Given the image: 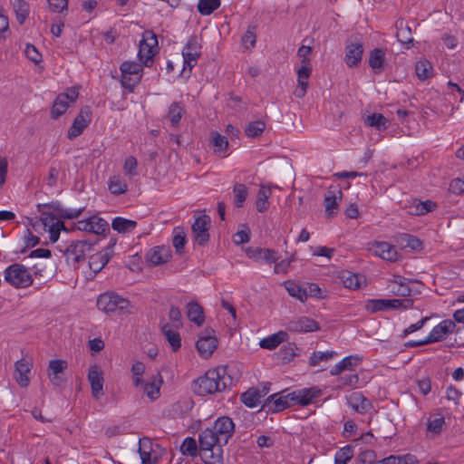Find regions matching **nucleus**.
<instances>
[{
    "mask_svg": "<svg viewBox=\"0 0 464 464\" xmlns=\"http://www.w3.org/2000/svg\"><path fill=\"white\" fill-rule=\"evenodd\" d=\"M336 353L333 351L327 352H314L310 357L309 362L311 366H316L323 361H328L335 355Z\"/></svg>",
    "mask_w": 464,
    "mask_h": 464,
    "instance_id": "obj_61",
    "label": "nucleus"
},
{
    "mask_svg": "<svg viewBox=\"0 0 464 464\" xmlns=\"http://www.w3.org/2000/svg\"><path fill=\"white\" fill-rule=\"evenodd\" d=\"M395 26L397 29L396 36L398 41L404 44L406 48H410L413 43L410 26L403 19L398 20Z\"/></svg>",
    "mask_w": 464,
    "mask_h": 464,
    "instance_id": "obj_30",
    "label": "nucleus"
},
{
    "mask_svg": "<svg viewBox=\"0 0 464 464\" xmlns=\"http://www.w3.org/2000/svg\"><path fill=\"white\" fill-rule=\"evenodd\" d=\"M337 194L338 196L334 191L329 189L324 198L325 215L327 218H332L336 213L334 210L338 207V199L340 200L342 198L343 193L341 189H338Z\"/></svg>",
    "mask_w": 464,
    "mask_h": 464,
    "instance_id": "obj_36",
    "label": "nucleus"
},
{
    "mask_svg": "<svg viewBox=\"0 0 464 464\" xmlns=\"http://www.w3.org/2000/svg\"><path fill=\"white\" fill-rule=\"evenodd\" d=\"M286 329L293 333H312L320 329L319 324L314 319L301 316L287 323Z\"/></svg>",
    "mask_w": 464,
    "mask_h": 464,
    "instance_id": "obj_17",
    "label": "nucleus"
},
{
    "mask_svg": "<svg viewBox=\"0 0 464 464\" xmlns=\"http://www.w3.org/2000/svg\"><path fill=\"white\" fill-rule=\"evenodd\" d=\"M362 362V358L358 355H350L343 358L341 362L335 364L330 371L332 375H339L343 371H352L354 366H357Z\"/></svg>",
    "mask_w": 464,
    "mask_h": 464,
    "instance_id": "obj_31",
    "label": "nucleus"
},
{
    "mask_svg": "<svg viewBox=\"0 0 464 464\" xmlns=\"http://www.w3.org/2000/svg\"><path fill=\"white\" fill-rule=\"evenodd\" d=\"M113 256L111 247H105L103 250L92 255L89 258V267L93 276L99 273Z\"/></svg>",
    "mask_w": 464,
    "mask_h": 464,
    "instance_id": "obj_20",
    "label": "nucleus"
},
{
    "mask_svg": "<svg viewBox=\"0 0 464 464\" xmlns=\"http://www.w3.org/2000/svg\"><path fill=\"white\" fill-rule=\"evenodd\" d=\"M187 316L191 322L195 323L198 326L202 325L205 321L203 308L196 302H189L187 304Z\"/></svg>",
    "mask_w": 464,
    "mask_h": 464,
    "instance_id": "obj_35",
    "label": "nucleus"
},
{
    "mask_svg": "<svg viewBox=\"0 0 464 464\" xmlns=\"http://www.w3.org/2000/svg\"><path fill=\"white\" fill-rule=\"evenodd\" d=\"M169 251L164 246H156L151 248L147 254V261L151 266L164 264L169 261Z\"/></svg>",
    "mask_w": 464,
    "mask_h": 464,
    "instance_id": "obj_29",
    "label": "nucleus"
},
{
    "mask_svg": "<svg viewBox=\"0 0 464 464\" xmlns=\"http://www.w3.org/2000/svg\"><path fill=\"white\" fill-rule=\"evenodd\" d=\"M201 54V44L196 36H191L186 45L182 49V56L184 62V70L188 68L189 71L195 67L197 61Z\"/></svg>",
    "mask_w": 464,
    "mask_h": 464,
    "instance_id": "obj_8",
    "label": "nucleus"
},
{
    "mask_svg": "<svg viewBox=\"0 0 464 464\" xmlns=\"http://www.w3.org/2000/svg\"><path fill=\"white\" fill-rule=\"evenodd\" d=\"M32 363L22 358L14 363V378L20 387L25 388L29 385L30 379L28 374L31 372Z\"/></svg>",
    "mask_w": 464,
    "mask_h": 464,
    "instance_id": "obj_22",
    "label": "nucleus"
},
{
    "mask_svg": "<svg viewBox=\"0 0 464 464\" xmlns=\"http://www.w3.org/2000/svg\"><path fill=\"white\" fill-rule=\"evenodd\" d=\"M456 324L454 321L447 319L441 321L430 331L426 337V342L430 343L440 342L455 330Z\"/></svg>",
    "mask_w": 464,
    "mask_h": 464,
    "instance_id": "obj_18",
    "label": "nucleus"
},
{
    "mask_svg": "<svg viewBox=\"0 0 464 464\" xmlns=\"http://www.w3.org/2000/svg\"><path fill=\"white\" fill-rule=\"evenodd\" d=\"M445 418L440 413L431 414L427 421V430L438 434L443 431L445 426Z\"/></svg>",
    "mask_w": 464,
    "mask_h": 464,
    "instance_id": "obj_45",
    "label": "nucleus"
},
{
    "mask_svg": "<svg viewBox=\"0 0 464 464\" xmlns=\"http://www.w3.org/2000/svg\"><path fill=\"white\" fill-rule=\"evenodd\" d=\"M235 431V423L227 416L218 418L212 427H207L203 430L204 435H232Z\"/></svg>",
    "mask_w": 464,
    "mask_h": 464,
    "instance_id": "obj_15",
    "label": "nucleus"
},
{
    "mask_svg": "<svg viewBox=\"0 0 464 464\" xmlns=\"http://www.w3.org/2000/svg\"><path fill=\"white\" fill-rule=\"evenodd\" d=\"M108 188L111 194L119 196L127 192L128 184L123 178L114 175L108 180Z\"/></svg>",
    "mask_w": 464,
    "mask_h": 464,
    "instance_id": "obj_39",
    "label": "nucleus"
},
{
    "mask_svg": "<svg viewBox=\"0 0 464 464\" xmlns=\"http://www.w3.org/2000/svg\"><path fill=\"white\" fill-rule=\"evenodd\" d=\"M266 395V391L261 392L257 389L251 388L241 394V401L246 406L254 408L261 403L262 398Z\"/></svg>",
    "mask_w": 464,
    "mask_h": 464,
    "instance_id": "obj_33",
    "label": "nucleus"
},
{
    "mask_svg": "<svg viewBox=\"0 0 464 464\" xmlns=\"http://www.w3.org/2000/svg\"><path fill=\"white\" fill-rule=\"evenodd\" d=\"M284 286L290 296L296 298L302 303L307 300V292H305L304 285L292 280H287L284 282Z\"/></svg>",
    "mask_w": 464,
    "mask_h": 464,
    "instance_id": "obj_32",
    "label": "nucleus"
},
{
    "mask_svg": "<svg viewBox=\"0 0 464 464\" xmlns=\"http://www.w3.org/2000/svg\"><path fill=\"white\" fill-rule=\"evenodd\" d=\"M158 40L154 34L146 32L139 44L138 56L140 62L145 66H150L153 56L157 52Z\"/></svg>",
    "mask_w": 464,
    "mask_h": 464,
    "instance_id": "obj_7",
    "label": "nucleus"
},
{
    "mask_svg": "<svg viewBox=\"0 0 464 464\" xmlns=\"http://www.w3.org/2000/svg\"><path fill=\"white\" fill-rule=\"evenodd\" d=\"M365 309L373 314L379 311H386L385 299H372L368 300L364 305Z\"/></svg>",
    "mask_w": 464,
    "mask_h": 464,
    "instance_id": "obj_62",
    "label": "nucleus"
},
{
    "mask_svg": "<svg viewBox=\"0 0 464 464\" xmlns=\"http://www.w3.org/2000/svg\"><path fill=\"white\" fill-rule=\"evenodd\" d=\"M88 381L91 384L92 394L95 399H100L103 394V375L97 364L92 365L88 372Z\"/></svg>",
    "mask_w": 464,
    "mask_h": 464,
    "instance_id": "obj_19",
    "label": "nucleus"
},
{
    "mask_svg": "<svg viewBox=\"0 0 464 464\" xmlns=\"http://www.w3.org/2000/svg\"><path fill=\"white\" fill-rule=\"evenodd\" d=\"M271 196V188L262 185L258 190L257 198L256 200V210L264 213L269 207L268 199Z\"/></svg>",
    "mask_w": 464,
    "mask_h": 464,
    "instance_id": "obj_41",
    "label": "nucleus"
},
{
    "mask_svg": "<svg viewBox=\"0 0 464 464\" xmlns=\"http://www.w3.org/2000/svg\"><path fill=\"white\" fill-rule=\"evenodd\" d=\"M363 53L362 43H353L346 46L344 61L349 67H356L361 63Z\"/></svg>",
    "mask_w": 464,
    "mask_h": 464,
    "instance_id": "obj_25",
    "label": "nucleus"
},
{
    "mask_svg": "<svg viewBox=\"0 0 464 464\" xmlns=\"http://www.w3.org/2000/svg\"><path fill=\"white\" fill-rule=\"evenodd\" d=\"M214 331H208L206 334L199 336L196 347L202 358H208L212 355L218 347V339L213 334Z\"/></svg>",
    "mask_w": 464,
    "mask_h": 464,
    "instance_id": "obj_16",
    "label": "nucleus"
},
{
    "mask_svg": "<svg viewBox=\"0 0 464 464\" xmlns=\"http://www.w3.org/2000/svg\"><path fill=\"white\" fill-rule=\"evenodd\" d=\"M376 464H418V459L412 454H404L401 456L391 455Z\"/></svg>",
    "mask_w": 464,
    "mask_h": 464,
    "instance_id": "obj_44",
    "label": "nucleus"
},
{
    "mask_svg": "<svg viewBox=\"0 0 464 464\" xmlns=\"http://www.w3.org/2000/svg\"><path fill=\"white\" fill-rule=\"evenodd\" d=\"M210 227V218L208 215L198 217L193 225L192 232L195 241L200 245H206L209 240L208 229Z\"/></svg>",
    "mask_w": 464,
    "mask_h": 464,
    "instance_id": "obj_12",
    "label": "nucleus"
},
{
    "mask_svg": "<svg viewBox=\"0 0 464 464\" xmlns=\"http://www.w3.org/2000/svg\"><path fill=\"white\" fill-rule=\"evenodd\" d=\"M97 307L106 314H122L130 313L132 305L127 298L114 292H106L99 295Z\"/></svg>",
    "mask_w": 464,
    "mask_h": 464,
    "instance_id": "obj_2",
    "label": "nucleus"
},
{
    "mask_svg": "<svg viewBox=\"0 0 464 464\" xmlns=\"http://www.w3.org/2000/svg\"><path fill=\"white\" fill-rule=\"evenodd\" d=\"M17 22L23 24L29 14V5L24 0H11Z\"/></svg>",
    "mask_w": 464,
    "mask_h": 464,
    "instance_id": "obj_46",
    "label": "nucleus"
},
{
    "mask_svg": "<svg viewBox=\"0 0 464 464\" xmlns=\"http://www.w3.org/2000/svg\"><path fill=\"white\" fill-rule=\"evenodd\" d=\"M384 60V51L380 48H375L370 53L369 65L376 73H379L383 68Z\"/></svg>",
    "mask_w": 464,
    "mask_h": 464,
    "instance_id": "obj_42",
    "label": "nucleus"
},
{
    "mask_svg": "<svg viewBox=\"0 0 464 464\" xmlns=\"http://www.w3.org/2000/svg\"><path fill=\"white\" fill-rule=\"evenodd\" d=\"M436 207L437 204L432 200L420 201L416 198L411 200L407 205H405L408 214L411 216L425 215L433 211Z\"/></svg>",
    "mask_w": 464,
    "mask_h": 464,
    "instance_id": "obj_23",
    "label": "nucleus"
},
{
    "mask_svg": "<svg viewBox=\"0 0 464 464\" xmlns=\"http://www.w3.org/2000/svg\"><path fill=\"white\" fill-rule=\"evenodd\" d=\"M108 228V222L97 216H92L85 220H79L76 223V229L96 235L104 233Z\"/></svg>",
    "mask_w": 464,
    "mask_h": 464,
    "instance_id": "obj_13",
    "label": "nucleus"
},
{
    "mask_svg": "<svg viewBox=\"0 0 464 464\" xmlns=\"http://www.w3.org/2000/svg\"><path fill=\"white\" fill-rule=\"evenodd\" d=\"M432 66L427 60H420L417 62L415 66V72L419 80L424 81L430 77Z\"/></svg>",
    "mask_w": 464,
    "mask_h": 464,
    "instance_id": "obj_52",
    "label": "nucleus"
},
{
    "mask_svg": "<svg viewBox=\"0 0 464 464\" xmlns=\"http://www.w3.org/2000/svg\"><path fill=\"white\" fill-rule=\"evenodd\" d=\"M234 204L237 208H242L248 196V188L245 184L236 183L233 187Z\"/></svg>",
    "mask_w": 464,
    "mask_h": 464,
    "instance_id": "obj_48",
    "label": "nucleus"
},
{
    "mask_svg": "<svg viewBox=\"0 0 464 464\" xmlns=\"http://www.w3.org/2000/svg\"><path fill=\"white\" fill-rule=\"evenodd\" d=\"M401 243L405 247H410L413 250H418L422 247V242L414 236L409 234L400 235Z\"/></svg>",
    "mask_w": 464,
    "mask_h": 464,
    "instance_id": "obj_58",
    "label": "nucleus"
},
{
    "mask_svg": "<svg viewBox=\"0 0 464 464\" xmlns=\"http://www.w3.org/2000/svg\"><path fill=\"white\" fill-rule=\"evenodd\" d=\"M211 143L215 152H224L228 147V141L225 136H222L217 131L210 133Z\"/></svg>",
    "mask_w": 464,
    "mask_h": 464,
    "instance_id": "obj_53",
    "label": "nucleus"
},
{
    "mask_svg": "<svg viewBox=\"0 0 464 464\" xmlns=\"http://www.w3.org/2000/svg\"><path fill=\"white\" fill-rule=\"evenodd\" d=\"M160 328L165 339L169 343L172 351H178L181 346V338L177 331L178 329L172 327L169 323L163 321H161L160 323Z\"/></svg>",
    "mask_w": 464,
    "mask_h": 464,
    "instance_id": "obj_26",
    "label": "nucleus"
},
{
    "mask_svg": "<svg viewBox=\"0 0 464 464\" xmlns=\"http://www.w3.org/2000/svg\"><path fill=\"white\" fill-rule=\"evenodd\" d=\"M5 281L14 288H26L33 285V276L22 264L14 263L4 271Z\"/></svg>",
    "mask_w": 464,
    "mask_h": 464,
    "instance_id": "obj_4",
    "label": "nucleus"
},
{
    "mask_svg": "<svg viewBox=\"0 0 464 464\" xmlns=\"http://www.w3.org/2000/svg\"><path fill=\"white\" fill-rule=\"evenodd\" d=\"M67 366L68 363L64 360H51L49 362L47 375L53 386L60 387L64 383V371Z\"/></svg>",
    "mask_w": 464,
    "mask_h": 464,
    "instance_id": "obj_14",
    "label": "nucleus"
},
{
    "mask_svg": "<svg viewBox=\"0 0 464 464\" xmlns=\"http://www.w3.org/2000/svg\"><path fill=\"white\" fill-rule=\"evenodd\" d=\"M413 301L411 299H385L386 310L390 309H408L411 307Z\"/></svg>",
    "mask_w": 464,
    "mask_h": 464,
    "instance_id": "obj_56",
    "label": "nucleus"
},
{
    "mask_svg": "<svg viewBox=\"0 0 464 464\" xmlns=\"http://www.w3.org/2000/svg\"><path fill=\"white\" fill-rule=\"evenodd\" d=\"M185 112L184 107L179 102H173L168 111V117L172 126L176 127L179 124L180 119Z\"/></svg>",
    "mask_w": 464,
    "mask_h": 464,
    "instance_id": "obj_49",
    "label": "nucleus"
},
{
    "mask_svg": "<svg viewBox=\"0 0 464 464\" xmlns=\"http://www.w3.org/2000/svg\"><path fill=\"white\" fill-rule=\"evenodd\" d=\"M44 227H49L50 240L54 243L58 240L61 229H64L63 223L56 220L53 216L46 217L43 219Z\"/></svg>",
    "mask_w": 464,
    "mask_h": 464,
    "instance_id": "obj_37",
    "label": "nucleus"
},
{
    "mask_svg": "<svg viewBox=\"0 0 464 464\" xmlns=\"http://www.w3.org/2000/svg\"><path fill=\"white\" fill-rule=\"evenodd\" d=\"M365 124L374 127L378 130H386L388 127V120L381 113H372L368 115L364 120Z\"/></svg>",
    "mask_w": 464,
    "mask_h": 464,
    "instance_id": "obj_47",
    "label": "nucleus"
},
{
    "mask_svg": "<svg viewBox=\"0 0 464 464\" xmlns=\"http://www.w3.org/2000/svg\"><path fill=\"white\" fill-rule=\"evenodd\" d=\"M341 280L344 287L349 289H358L361 286V277L350 271H343L341 275Z\"/></svg>",
    "mask_w": 464,
    "mask_h": 464,
    "instance_id": "obj_50",
    "label": "nucleus"
},
{
    "mask_svg": "<svg viewBox=\"0 0 464 464\" xmlns=\"http://www.w3.org/2000/svg\"><path fill=\"white\" fill-rule=\"evenodd\" d=\"M199 448L205 458L221 460L222 446L219 437H198Z\"/></svg>",
    "mask_w": 464,
    "mask_h": 464,
    "instance_id": "obj_10",
    "label": "nucleus"
},
{
    "mask_svg": "<svg viewBox=\"0 0 464 464\" xmlns=\"http://www.w3.org/2000/svg\"><path fill=\"white\" fill-rule=\"evenodd\" d=\"M163 449L150 437H140L138 453L141 464H157L163 455Z\"/></svg>",
    "mask_w": 464,
    "mask_h": 464,
    "instance_id": "obj_5",
    "label": "nucleus"
},
{
    "mask_svg": "<svg viewBox=\"0 0 464 464\" xmlns=\"http://www.w3.org/2000/svg\"><path fill=\"white\" fill-rule=\"evenodd\" d=\"M79 92L76 88H72L67 92L59 94L52 108V117L57 119L63 115L67 111L70 103L76 101Z\"/></svg>",
    "mask_w": 464,
    "mask_h": 464,
    "instance_id": "obj_9",
    "label": "nucleus"
},
{
    "mask_svg": "<svg viewBox=\"0 0 464 464\" xmlns=\"http://www.w3.org/2000/svg\"><path fill=\"white\" fill-rule=\"evenodd\" d=\"M321 392L319 389H302L290 392L293 396L295 404L306 405L313 401L314 398L319 397Z\"/></svg>",
    "mask_w": 464,
    "mask_h": 464,
    "instance_id": "obj_27",
    "label": "nucleus"
},
{
    "mask_svg": "<svg viewBox=\"0 0 464 464\" xmlns=\"http://www.w3.org/2000/svg\"><path fill=\"white\" fill-rule=\"evenodd\" d=\"M92 121V111L88 106L83 107L75 117L72 126L68 130V139L73 140L80 136L88 127Z\"/></svg>",
    "mask_w": 464,
    "mask_h": 464,
    "instance_id": "obj_11",
    "label": "nucleus"
},
{
    "mask_svg": "<svg viewBox=\"0 0 464 464\" xmlns=\"http://www.w3.org/2000/svg\"><path fill=\"white\" fill-rule=\"evenodd\" d=\"M353 456V449L350 446H345L335 453L334 462L335 464H346Z\"/></svg>",
    "mask_w": 464,
    "mask_h": 464,
    "instance_id": "obj_59",
    "label": "nucleus"
},
{
    "mask_svg": "<svg viewBox=\"0 0 464 464\" xmlns=\"http://www.w3.org/2000/svg\"><path fill=\"white\" fill-rule=\"evenodd\" d=\"M137 166H138L137 160L132 156L128 157L125 160V162L123 165V169H124L125 174L129 177L136 176L138 174Z\"/></svg>",
    "mask_w": 464,
    "mask_h": 464,
    "instance_id": "obj_64",
    "label": "nucleus"
},
{
    "mask_svg": "<svg viewBox=\"0 0 464 464\" xmlns=\"http://www.w3.org/2000/svg\"><path fill=\"white\" fill-rule=\"evenodd\" d=\"M169 319L171 321V326L175 329H179L182 326V315L179 309L176 306H171L169 312Z\"/></svg>",
    "mask_w": 464,
    "mask_h": 464,
    "instance_id": "obj_63",
    "label": "nucleus"
},
{
    "mask_svg": "<svg viewBox=\"0 0 464 464\" xmlns=\"http://www.w3.org/2000/svg\"><path fill=\"white\" fill-rule=\"evenodd\" d=\"M246 255L256 262H266V264L276 263L279 259L278 253L273 249L261 247H249Z\"/></svg>",
    "mask_w": 464,
    "mask_h": 464,
    "instance_id": "obj_21",
    "label": "nucleus"
},
{
    "mask_svg": "<svg viewBox=\"0 0 464 464\" xmlns=\"http://www.w3.org/2000/svg\"><path fill=\"white\" fill-rule=\"evenodd\" d=\"M266 128V124L262 121H252L246 128V134L250 138H256L260 136Z\"/></svg>",
    "mask_w": 464,
    "mask_h": 464,
    "instance_id": "obj_57",
    "label": "nucleus"
},
{
    "mask_svg": "<svg viewBox=\"0 0 464 464\" xmlns=\"http://www.w3.org/2000/svg\"><path fill=\"white\" fill-rule=\"evenodd\" d=\"M220 5V0H199L198 4V11L202 15H209L215 10L219 8Z\"/></svg>",
    "mask_w": 464,
    "mask_h": 464,
    "instance_id": "obj_51",
    "label": "nucleus"
},
{
    "mask_svg": "<svg viewBox=\"0 0 464 464\" xmlns=\"http://www.w3.org/2000/svg\"><path fill=\"white\" fill-rule=\"evenodd\" d=\"M180 452L184 456L194 457L198 453V446L196 440L192 437H186L180 446Z\"/></svg>",
    "mask_w": 464,
    "mask_h": 464,
    "instance_id": "obj_55",
    "label": "nucleus"
},
{
    "mask_svg": "<svg viewBox=\"0 0 464 464\" xmlns=\"http://www.w3.org/2000/svg\"><path fill=\"white\" fill-rule=\"evenodd\" d=\"M233 379L227 367L208 370L203 376L194 381L193 391L199 396L213 394L233 385Z\"/></svg>",
    "mask_w": 464,
    "mask_h": 464,
    "instance_id": "obj_1",
    "label": "nucleus"
},
{
    "mask_svg": "<svg viewBox=\"0 0 464 464\" xmlns=\"http://www.w3.org/2000/svg\"><path fill=\"white\" fill-rule=\"evenodd\" d=\"M287 339V334L280 331L260 341V347L267 350L276 349L280 343Z\"/></svg>",
    "mask_w": 464,
    "mask_h": 464,
    "instance_id": "obj_38",
    "label": "nucleus"
},
{
    "mask_svg": "<svg viewBox=\"0 0 464 464\" xmlns=\"http://www.w3.org/2000/svg\"><path fill=\"white\" fill-rule=\"evenodd\" d=\"M92 250V244L85 240L72 241L63 251L68 265L77 267L84 260L86 253Z\"/></svg>",
    "mask_w": 464,
    "mask_h": 464,
    "instance_id": "obj_6",
    "label": "nucleus"
},
{
    "mask_svg": "<svg viewBox=\"0 0 464 464\" xmlns=\"http://www.w3.org/2000/svg\"><path fill=\"white\" fill-rule=\"evenodd\" d=\"M120 70L121 74L142 76L143 66L140 63L126 61L121 63Z\"/></svg>",
    "mask_w": 464,
    "mask_h": 464,
    "instance_id": "obj_54",
    "label": "nucleus"
},
{
    "mask_svg": "<svg viewBox=\"0 0 464 464\" xmlns=\"http://www.w3.org/2000/svg\"><path fill=\"white\" fill-rule=\"evenodd\" d=\"M349 404L359 413H364L371 409V401L361 392H353L349 399Z\"/></svg>",
    "mask_w": 464,
    "mask_h": 464,
    "instance_id": "obj_34",
    "label": "nucleus"
},
{
    "mask_svg": "<svg viewBox=\"0 0 464 464\" xmlns=\"http://www.w3.org/2000/svg\"><path fill=\"white\" fill-rule=\"evenodd\" d=\"M141 75H129V74H121V85L125 89H127L130 92H133V89L136 85H138L141 80Z\"/></svg>",
    "mask_w": 464,
    "mask_h": 464,
    "instance_id": "obj_60",
    "label": "nucleus"
},
{
    "mask_svg": "<svg viewBox=\"0 0 464 464\" xmlns=\"http://www.w3.org/2000/svg\"><path fill=\"white\" fill-rule=\"evenodd\" d=\"M137 227V222L121 217L113 218L111 227L118 233H130Z\"/></svg>",
    "mask_w": 464,
    "mask_h": 464,
    "instance_id": "obj_43",
    "label": "nucleus"
},
{
    "mask_svg": "<svg viewBox=\"0 0 464 464\" xmlns=\"http://www.w3.org/2000/svg\"><path fill=\"white\" fill-rule=\"evenodd\" d=\"M311 53L312 48L306 45H302L297 51V56L300 58L301 66L296 72L299 89L295 91V94L298 98H303L305 95L308 87L307 80L312 72V64L309 58Z\"/></svg>",
    "mask_w": 464,
    "mask_h": 464,
    "instance_id": "obj_3",
    "label": "nucleus"
},
{
    "mask_svg": "<svg viewBox=\"0 0 464 464\" xmlns=\"http://www.w3.org/2000/svg\"><path fill=\"white\" fill-rule=\"evenodd\" d=\"M271 401L274 403V411H280L288 407L295 405L294 398L290 392L284 394H273L270 396Z\"/></svg>",
    "mask_w": 464,
    "mask_h": 464,
    "instance_id": "obj_40",
    "label": "nucleus"
},
{
    "mask_svg": "<svg viewBox=\"0 0 464 464\" xmlns=\"http://www.w3.org/2000/svg\"><path fill=\"white\" fill-rule=\"evenodd\" d=\"M373 252L376 256L384 260H397L398 253L395 247L387 242H375L373 244Z\"/></svg>",
    "mask_w": 464,
    "mask_h": 464,
    "instance_id": "obj_28",
    "label": "nucleus"
},
{
    "mask_svg": "<svg viewBox=\"0 0 464 464\" xmlns=\"http://www.w3.org/2000/svg\"><path fill=\"white\" fill-rule=\"evenodd\" d=\"M163 384V378L160 372H157L150 377V379L143 384V392L151 400L156 401L160 395V388Z\"/></svg>",
    "mask_w": 464,
    "mask_h": 464,
    "instance_id": "obj_24",
    "label": "nucleus"
}]
</instances>
